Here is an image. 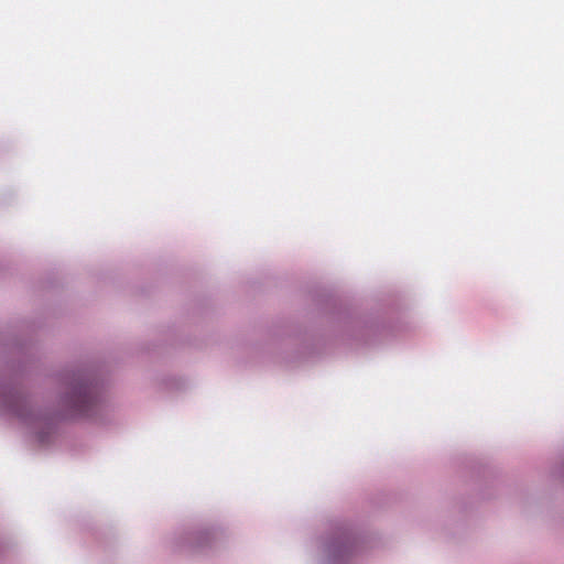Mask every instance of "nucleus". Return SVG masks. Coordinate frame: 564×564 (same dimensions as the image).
<instances>
[{"label": "nucleus", "mask_w": 564, "mask_h": 564, "mask_svg": "<svg viewBox=\"0 0 564 564\" xmlns=\"http://www.w3.org/2000/svg\"><path fill=\"white\" fill-rule=\"evenodd\" d=\"M90 403L91 398L87 392V388L80 387L75 397L74 406L77 409L79 413L85 414L88 411Z\"/></svg>", "instance_id": "1"}]
</instances>
